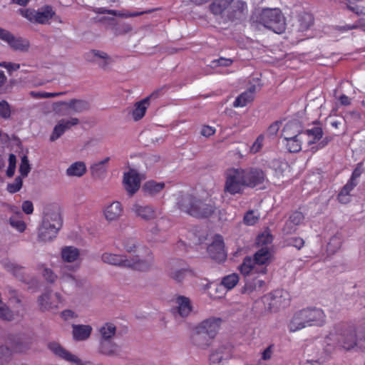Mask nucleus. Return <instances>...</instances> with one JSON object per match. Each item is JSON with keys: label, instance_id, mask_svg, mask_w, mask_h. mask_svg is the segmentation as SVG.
I'll use <instances>...</instances> for the list:
<instances>
[{"label": "nucleus", "instance_id": "obj_8", "mask_svg": "<svg viewBox=\"0 0 365 365\" xmlns=\"http://www.w3.org/2000/svg\"><path fill=\"white\" fill-rule=\"evenodd\" d=\"M38 302L41 310L48 311L57 309L63 304L65 299L59 292H47L39 297Z\"/></svg>", "mask_w": 365, "mask_h": 365}, {"label": "nucleus", "instance_id": "obj_3", "mask_svg": "<svg viewBox=\"0 0 365 365\" xmlns=\"http://www.w3.org/2000/svg\"><path fill=\"white\" fill-rule=\"evenodd\" d=\"M273 260V253L269 247H262L257 250L252 257H246L240 267L243 275L257 274L267 275V267Z\"/></svg>", "mask_w": 365, "mask_h": 365}, {"label": "nucleus", "instance_id": "obj_11", "mask_svg": "<svg viewBox=\"0 0 365 365\" xmlns=\"http://www.w3.org/2000/svg\"><path fill=\"white\" fill-rule=\"evenodd\" d=\"M265 300L269 302V309L270 310L277 311L289 304L290 296L286 290H276L271 294L265 297Z\"/></svg>", "mask_w": 365, "mask_h": 365}, {"label": "nucleus", "instance_id": "obj_12", "mask_svg": "<svg viewBox=\"0 0 365 365\" xmlns=\"http://www.w3.org/2000/svg\"><path fill=\"white\" fill-rule=\"evenodd\" d=\"M0 39L7 43L11 48L16 51H25L29 47V41L21 37H15L9 31L0 28Z\"/></svg>", "mask_w": 365, "mask_h": 365}, {"label": "nucleus", "instance_id": "obj_42", "mask_svg": "<svg viewBox=\"0 0 365 365\" xmlns=\"http://www.w3.org/2000/svg\"><path fill=\"white\" fill-rule=\"evenodd\" d=\"M61 105H64L71 108L76 113H81L89 109L90 106L88 101L84 100L73 99L69 102H62Z\"/></svg>", "mask_w": 365, "mask_h": 365}, {"label": "nucleus", "instance_id": "obj_36", "mask_svg": "<svg viewBox=\"0 0 365 365\" xmlns=\"http://www.w3.org/2000/svg\"><path fill=\"white\" fill-rule=\"evenodd\" d=\"M304 140H307L309 145L315 144L323 135V130L320 127H314L302 132Z\"/></svg>", "mask_w": 365, "mask_h": 365}, {"label": "nucleus", "instance_id": "obj_28", "mask_svg": "<svg viewBox=\"0 0 365 365\" xmlns=\"http://www.w3.org/2000/svg\"><path fill=\"white\" fill-rule=\"evenodd\" d=\"M79 268V264L73 266L63 265L61 267L60 269V282L61 283H71L76 285L78 279L76 276L73 275L68 272H75Z\"/></svg>", "mask_w": 365, "mask_h": 365}, {"label": "nucleus", "instance_id": "obj_38", "mask_svg": "<svg viewBox=\"0 0 365 365\" xmlns=\"http://www.w3.org/2000/svg\"><path fill=\"white\" fill-rule=\"evenodd\" d=\"M87 168L84 162L76 161L72 163L66 170L68 177L81 178L86 173Z\"/></svg>", "mask_w": 365, "mask_h": 365}, {"label": "nucleus", "instance_id": "obj_44", "mask_svg": "<svg viewBox=\"0 0 365 365\" xmlns=\"http://www.w3.org/2000/svg\"><path fill=\"white\" fill-rule=\"evenodd\" d=\"M240 277L236 273H232L222 278L220 287H223L227 290L233 289L239 282Z\"/></svg>", "mask_w": 365, "mask_h": 365}, {"label": "nucleus", "instance_id": "obj_4", "mask_svg": "<svg viewBox=\"0 0 365 365\" xmlns=\"http://www.w3.org/2000/svg\"><path fill=\"white\" fill-rule=\"evenodd\" d=\"M176 204L181 211L195 217H207L215 210L210 200L208 202H203L197 197L188 193L179 195Z\"/></svg>", "mask_w": 365, "mask_h": 365}, {"label": "nucleus", "instance_id": "obj_55", "mask_svg": "<svg viewBox=\"0 0 365 365\" xmlns=\"http://www.w3.org/2000/svg\"><path fill=\"white\" fill-rule=\"evenodd\" d=\"M31 170L30 164L27 156L24 155L21 159L19 172L23 177H26Z\"/></svg>", "mask_w": 365, "mask_h": 365}, {"label": "nucleus", "instance_id": "obj_24", "mask_svg": "<svg viewBox=\"0 0 365 365\" xmlns=\"http://www.w3.org/2000/svg\"><path fill=\"white\" fill-rule=\"evenodd\" d=\"M2 267L14 276L19 278L21 281H26L24 274L25 268L9 258H5L1 261Z\"/></svg>", "mask_w": 365, "mask_h": 365}, {"label": "nucleus", "instance_id": "obj_10", "mask_svg": "<svg viewBox=\"0 0 365 365\" xmlns=\"http://www.w3.org/2000/svg\"><path fill=\"white\" fill-rule=\"evenodd\" d=\"M245 276L246 279L245 285L242 289V293L251 295L254 293L260 292L266 287V281L262 278L266 275L250 274Z\"/></svg>", "mask_w": 365, "mask_h": 365}, {"label": "nucleus", "instance_id": "obj_58", "mask_svg": "<svg viewBox=\"0 0 365 365\" xmlns=\"http://www.w3.org/2000/svg\"><path fill=\"white\" fill-rule=\"evenodd\" d=\"M264 139V136L263 135H259L250 147V152L252 154H255L260 151L263 146Z\"/></svg>", "mask_w": 365, "mask_h": 365}, {"label": "nucleus", "instance_id": "obj_22", "mask_svg": "<svg viewBox=\"0 0 365 365\" xmlns=\"http://www.w3.org/2000/svg\"><path fill=\"white\" fill-rule=\"evenodd\" d=\"M207 252L212 259L222 260L225 258L224 242L221 236H215L213 242L208 246Z\"/></svg>", "mask_w": 365, "mask_h": 365}, {"label": "nucleus", "instance_id": "obj_31", "mask_svg": "<svg viewBox=\"0 0 365 365\" xmlns=\"http://www.w3.org/2000/svg\"><path fill=\"white\" fill-rule=\"evenodd\" d=\"M302 133L301 126L298 122H289L284 125L282 131V140L290 139L291 138H297V136L301 135Z\"/></svg>", "mask_w": 365, "mask_h": 365}, {"label": "nucleus", "instance_id": "obj_39", "mask_svg": "<svg viewBox=\"0 0 365 365\" xmlns=\"http://www.w3.org/2000/svg\"><path fill=\"white\" fill-rule=\"evenodd\" d=\"M176 304L178 312L181 317H186L190 314L192 307L190 299L187 297L183 296L178 297L176 299Z\"/></svg>", "mask_w": 365, "mask_h": 365}, {"label": "nucleus", "instance_id": "obj_51", "mask_svg": "<svg viewBox=\"0 0 365 365\" xmlns=\"http://www.w3.org/2000/svg\"><path fill=\"white\" fill-rule=\"evenodd\" d=\"M34 342L32 339H25L15 345L14 350L16 352H26L31 348Z\"/></svg>", "mask_w": 365, "mask_h": 365}, {"label": "nucleus", "instance_id": "obj_35", "mask_svg": "<svg viewBox=\"0 0 365 365\" xmlns=\"http://www.w3.org/2000/svg\"><path fill=\"white\" fill-rule=\"evenodd\" d=\"M164 187L165 183L163 182L149 180L143 184L142 190L145 195L153 197L160 193Z\"/></svg>", "mask_w": 365, "mask_h": 365}, {"label": "nucleus", "instance_id": "obj_16", "mask_svg": "<svg viewBox=\"0 0 365 365\" xmlns=\"http://www.w3.org/2000/svg\"><path fill=\"white\" fill-rule=\"evenodd\" d=\"M140 178L138 172L134 169H130L123 175V185L128 193L132 196L139 189Z\"/></svg>", "mask_w": 365, "mask_h": 365}, {"label": "nucleus", "instance_id": "obj_25", "mask_svg": "<svg viewBox=\"0 0 365 365\" xmlns=\"http://www.w3.org/2000/svg\"><path fill=\"white\" fill-rule=\"evenodd\" d=\"M60 229L41 224L38 230V240L43 242H51L56 237Z\"/></svg>", "mask_w": 365, "mask_h": 365}, {"label": "nucleus", "instance_id": "obj_7", "mask_svg": "<svg viewBox=\"0 0 365 365\" xmlns=\"http://www.w3.org/2000/svg\"><path fill=\"white\" fill-rule=\"evenodd\" d=\"M19 13L31 23L40 24H48L55 15V11L51 6L45 5L37 10L33 9H21Z\"/></svg>", "mask_w": 365, "mask_h": 365}, {"label": "nucleus", "instance_id": "obj_34", "mask_svg": "<svg viewBox=\"0 0 365 365\" xmlns=\"http://www.w3.org/2000/svg\"><path fill=\"white\" fill-rule=\"evenodd\" d=\"M255 86H252L248 90L241 93L236 98L233 103V106L235 108L244 107L247 103L252 102L255 97Z\"/></svg>", "mask_w": 365, "mask_h": 365}, {"label": "nucleus", "instance_id": "obj_23", "mask_svg": "<svg viewBox=\"0 0 365 365\" xmlns=\"http://www.w3.org/2000/svg\"><path fill=\"white\" fill-rule=\"evenodd\" d=\"M304 216L301 212L295 211L292 212L284 225L283 228L284 232L286 234L294 232L297 230L298 226L304 222Z\"/></svg>", "mask_w": 365, "mask_h": 365}, {"label": "nucleus", "instance_id": "obj_63", "mask_svg": "<svg viewBox=\"0 0 365 365\" xmlns=\"http://www.w3.org/2000/svg\"><path fill=\"white\" fill-rule=\"evenodd\" d=\"M232 63V60L230 58H220L212 61L213 66H230Z\"/></svg>", "mask_w": 365, "mask_h": 365}, {"label": "nucleus", "instance_id": "obj_2", "mask_svg": "<svg viewBox=\"0 0 365 365\" xmlns=\"http://www.w3.org/2000/svg\"><path fill=\"white\" fill-rule=\"evenodd\" d=\"M224 190L230 195L242 194L245 187H254L262 183L265 176L260 169L231 168L225 173Z\"/></svg>", "mask_w": 365, "mask_h": 365}, {"label": "nucleus", "instance_id": "obj_17", "mask_svg": "<svg viewBox=\"0 0 365 365\" xmlns=\"http://www.w3.org/2000/svg\"><path fill=\"white\" fill-rule=\"evenodd\" d=\"M48 348L54 354L68 362L75 364L76 365H84L81 359L64 349L56 342H51L48 344Z\"/></svg>", "mask_w": 365, "mask_h": 365}, {"label": "nucleus", "instance_id": "obj_59", "mask_svg": "<svg viewBox=\"0 0 365 365\" xmlns=\"http://www.w3.org/2000/svg\"><path fill=\"white\" fill-rule=\"evenodd\" d=\"M22 185V179L20 177H17L14 182L8 184L7 190L10 193H15L21 190Z\"/></svg>", "mask_w": 365, "mask_h": 365}, {"label": "nucleus", "instance_id": "obj_1", "mask_svg": "<svg viewBox=\"0 0 365 365\" xmlns=\"http://www.w3.org/2000/svg\"><path fill=\"white\" fill-rule=\"evenodd\" d=\"M365 342V320L359 328L353 324L339 323L335 324L324 339V350L329 354L338 346L344 351L357 350Z\"/></svg>", "mask_w": 365, "mask_h": 365}, {"label": "nucleus", "instance_id": "obj_62", "mask_svg": "<svg viewBox=\"0 0 365 365\" xmlns=\"http://www.w3.org/2000/svg\"><path fill=\"white\" fill-rule=\"evenodd\" d=\"M230 6L234 11L242 12L247 7L246 3L242 0H232Z\"/></svg>", "mask_w": 365, "mask_h": 365}, {"label": "nucleus", "instance_id": "obj_29", "mask_svg": "<svg viewBox=\"0 0 365 365\" xmlns=\"http://www.w3.org/2000/svg\"><path fill=\"white\" fill-rule=\"evenodd\" d=\"M101 260L108 264L125 267L127 256L111 252H104L101 255Z\"/></svg>", "mask_w": 365, "mask_h": 365}, {"label": "nucleus", "instance_id": "obj_18", "mask_svg": "<svg viewBox=\"0 0 365 365\" xmlns=\"http://www.w3.org/2000/svg\"><path fill=\"white\" fill-rule=\"evenodd\" d=\"M131 211L137 217L145 221H150L156 217V210L151 205L135 202L132 205Z\"/></svg>", "mask_w": 365, "mask_h": 365}, {"label": "nucleus", "instance_id": "obj_5", "mask_svg": "<svg viewBox=\"0 0 365 365\" xmlns=\"http://www.w3.org/2000/svg\"><path fill=\"white\" fill-rule=\"evenodd\" d=\"M259 23L274 33L282 34L286 29L285 19L279 9H264L259 17Z\"/></svg>", "mask_w": 365, "mask_h": 365}, {"label": "nucleus", "instance_id": "obj_49", "mask_svg": "<svg viewBox=\"0 0 365 365\" xmlns=\"http://www.w3.org/2000/svg\"><path fill=\"white\" fill-rule=\"evenodd\" d=\"M10 225L19 232H23L26 227L24 221L18 216H13L9 218Z\"/></svg>", "mask_w": 365, "mask_h": 365}, {"label": "nucleus", "instance_id": "obj_37", "mask_svg": "<svg viewBox=\"0 0 365 365\" xmlns=\"http://www.w3.org/2000/svg\"><path fill=\"white\" fill-rule=\"evenodd\" d=\"M100 351L107 356H117L120 353V346L112 340L100 341Z\"/></svg>", "mask_w": 365, "mask_h": 365}, {"label": "nucleus", "instance_id": "obj_15", "mask_svg": "<svg viewBox=\"0 0 365 365\" xmlns=\"http://www.w3.org/2000/svg\"><path fill=\"white\" fill-rule=\"evenodd\" d=\"M123 207L119 201H113L106 205L103 210V217L109 223L118 221L123 216Z\"/></svg>", "mask_w": 365, "mask_h": 365}, {"label": "nucleus", "instance_id": "obj_30", "mask_svg": "<svg viewBox=\"0 0 365 365\" xmlns=\"http://www.w3.org/2000/svg\"><path fill=\"white\" fill-rule=\"evenodd\" d=\"M182 263V261H175L170 264L168 269L169 276L178 282H181L185 277L187 269L185 267H178Z\"/></svg>", "mask_w": 365, "mask_h": 365}, {"label": "nucleus", "instance_id": "obj_19", "mask_svg": "<svg viewBox=\"0 0 365 365\" xmlns=\"http://www.w3.org/2000/svg\"><path fill=\"white\" fill-rule=\"evenodd\" d=\"M79 123L77 118H71L70 119H61L53 128L52 134L50 136L51 141H55L59 138L66 130H69L72 126Z\"/></svg>", "mask_w": 365, "mask_h": 365}, {"label": "nucleus", "instance_id": "obj_48", "mask_svg": "<svg viewBox=\"0 0 365 365\" xmlns=\"http://www.w3.org/2000/svg\"><path fill=\"white\" fill-rule=\"evenodd\" d=\"M123 249L127 252H138V249H140L141 247H138V242L137 240L134 237H127L125 238L123 242Z\"/></svg>", "mask_w": 365, "mask_h": 365}, {"label": "nucleus", "instance_id": "obj_33", "mask_svg": "<svg viewBox=\"0 0 365 365\" xmlns=\"http://www.w3.org/2000/svg\"><path fill=\"white\" fill-rule=\"evenodd\" d=\"M153 95L135 103L134 109L132 111V117L135 121L140 120L145 115L150 104V98Z\"/></svg>", "mask_w": 365, "mask_h": 365}, {"label": "nucleus", "instance_id": "obj_21", "mask_svg": "<svg viewBox=\"0 0 365 365\" xmlns=\"http://www.w3.org/2000/svg\"><path fill=\"white\" fill-rule=\"evenodd\" d=\"M308 327L302 309L295 312L287 323L289 332H296Z\"/></svg>", "mask_w": 365, "mask_h": 365}, {"label": "nucleus", "instance_id": "obj_53", "mask_svg": "<svg viewBox=\"0 0 365 365\" xmlns=\"http://www.w3.org/2000/svg\"><path fill=\"white\" fill-rule=\"evenodd\" d=\"M259 219V215L253 210L247 212L244 216L243 220L245 225L251 226L256 224Z\"/></svg>", "mask_w": 365, "mask_h": 365}, {"label": "nucleus", "instance_id": "obj_43", "mask_svg": "<svg viewBox=\"0 0 365 365\" xmlns=\"http://www.w3.org/2000/svg\"><path fill=\"white\" fill-rule=\"evenodd\" d=\"M356 185L354 183L347 182L346 184L341 188L338 195V200L339 202L346 204L351 201V196L350 192L354 190Z\"/></svg>", "mask_w": 365, "mask_h": 365}, {"label": "nucleus", "instance_id": "obj_13", "mask_svg": "<svg viewBox=\"0 0 365 365\" xmlns=\"http://www.w3.org/2000/svg\"><path fill=\"white\" fill-rule=\"evenodd\" d=\"M41 224L49 227L61 228L63 220L59 208L57 206L46 207L43 211Z\"/></svg>", "mask_w": 365, "mask_h": 365}, {"label": "nucleus", "instance_id": "obj_45", "mask_svg": "<svg viewBox=\"0 0 365 365\" xmlns=\"http://www.w3.org/2000/svg\"><path fill=\"white\" fill-rule=\"evenodd\" d=\"M313 21V16L311 14L307 12L300 14L298 17L299 30L304 31L309 29L312 25Z\"/></svg>", "mask_w": 365, "mask_h": 365}, {"label": "nucleus", "instance_id": "obj_46", "mask_svg": "<svg viewBox=\"0 0 365 365\" xmlns=\"http://www.w3.org/2000/svg\"><path fill=\"white\" fill-rule=\"evenodd\" d=\"M232 2V0H215L210 5V10L214 14H221Z\"/></svg>", "mask_w": 365, "mask_h": 365}, {"label": "nucleus", "instance_id": "obj_20", "mask_svg": "<svg viewBox=\"0 0 365 365\" xmlns=\"http://www.w3.org/2000/svg\"><path fill=\"white\" fill-rule=\"evenodd\" d=\"M212 339L197 326L194 327L190 337L192 345L201 349H206L210 346Z\"/></svg>", "mask_w": 365, "mask_h": 365}, {"label": "nucleus", "instance_id": "obj_50", "mask_svg": "<svg viewBox=\"0 0 365 365\" xmlns=\"http://www.w3.org/2000/svg\"><path fill=\"white\" fill-rule=\"evenodd\" d=\"M341 240L338 235L332 236L327 245V251L331 254L336 252L341 247Z\"/></svg>", "mask_w": 365, "mask_h": 365}, {"label": "nucleus", "instance_id": "obj_40", "mask_svg": "<svg viewBox=\"0 0 365 365\" xmlns=\"http://www.w3.org/2000/svg\"><path fill=\"white\" fill-rule=\"evenodd\" d=\"M304 141V135L302 134L297 138H291L290 139L282 140L283 145L290 153H297L302 150V142Z\"/></svg>", "mask_w": 365, "mask_h": 365}, {"label": "nucleus", "instance_id": "obj_60", "mask_svg": "<svg viewBox=\"0 0 365 365\" xmlns=\"http://www.w3.org/2000/svg\"><path fill=\"white\" fill-rule=\"evenodd\" d=\"M11 356V351L6 346H0V364L8 361Z\"/></svg>", "mask_w": 365, "mask_h": 365}, {"label": "nucleus", "instance_id": "obj_32", "mask_svg": "<svg viewBox=\"0 0 365 365\" xmlns=\"http://www.w3.org/2000/svg\"><path fill=\"white\" fill-rule=\"evenodd\" d=\"M92 61L102 68H106L112 62V58L104 51L92 50L89 53Z\"/></svg>", "mask_w": 365, "mask_h": 365}, {"label": "nucleus", "instance_id": "obj_14", "mask_svg": "<svg viewBox=\"0 0 365 365\" xmlns=\"http://www.w3.org/2000/svg\"><path fill=\"white\" fill-rule=\"evenodd\" d=\"M222 322L221 318L212 317L202 321L196 326L210 338L214 339L220 329Z\"/></svg>", "mask_w": 365, "mask_h": 365}, {"label": "nucleus", "instance_id": "obj_9", "mask_svg": "<svg viewBox=\"0 0 365 365\" xmlns=\"http://www.w3.org/2000/svg\"><path fill=\"white\" fill-rule=\"evenodd\" d=\"M308 327H322L327 322V316L324 310L315 307L302 309Z\"/></svg>", "mask_w": 365, "mask_h": 365}, {"label": "nucleus", "instance_id": "obj_27", "mask_svg": "<svg viewBox=\"0 0 365 365\" xmlns=\"http://www.w3.org/2000/svg\"><path fill=\"white\" fill-rule=\"evenodd\" d=\"M73 337L76 341H84L88 339L91 334L93 328L88 324H73Z\"/></svg>", "mask_w": 365, "mask_h": 365}, {"label": "nucleus", "instance_id": "obj_41", "mask_svg": "<svg viewBox=\"0 0 365 365\" xmlns=\"http://www.w3.org/2000/svg\"><path fill=\"white\" fill-rule=\"evenodd\" d=\"M99 333L101 336L100 341L111 340L115 335L116 327L113 323H106L100 327Z\"/></svg>", "mask_w": 365, "mask_h": 365}, {"label": "nucleus", "instance_id": "obj_61", "mask_svg": "<svg viewBox=\"0 0 365 365\" xmlns=\"http://www.w3.org/2000/svg\"><path fill=\"white\" fill-rule=\"evenodd\" d=\"M16 158L15 155L10 154L9 157V167L6 170L8 177H12L15 173Z\"/></svg>", "mask_w": 365, "mask_h": 365}, {"label": "nucleus", "instance_id": "obj_26", "mask_svg": "<svg viewBox=\"0 0 365 365\" xmlns=\"http://www.w3.org/2000/svg\"><path fill=\"white\" fill-rule=\"evenodd\" d=\"M81 252L74 246H64L61 250V259L66 263H75L80 258Z\"/></svg>", "mask_w": 365, "mask_h": 365}, {"label": "nucleus", "instance_id": "obj_47", "mask_svg": "<svg viewBox=\"0 0 365 365\" xmlns=\"http://www.w3.org/2000/svg\"><path fill=\"white\" fill-rule=\"evenodd\" d=\"M224 350V348H220L210 354V361L212 365H220L222 360L227 358V353H225Z\"/></svg>", "mask_w": 365, "mask_h": 365}, {"label": "nucleus", "instance_id": "obj_56", "mask_svg": "<svg viewBox=\"0 0 365 365\" xmlns=\"http://www.w3.org/2000/svg\"><path fill=\"white\" fill-rule=\"evenodd\" d=\"M362 173H363L362 163H359L356 165L355 169L352 172L350 179L348 181L351 183H354L356 186L358 185L357 179L361 176Z\"/></svg>", "mask_w": 365, "mask_h": 365}, {"label": "nucleus", "instance_id": "obj_6", "mask_svg": "<svg viewBox=\"0 0 365 365\" xmlns=\"http://www.w3.org/2000/svg\"><path fill=\"white\" fill-rule=\"evenodd\" d=\"M154 256L150 250L141 247L135 257H127L125 267L140 272H148L154 266Z\"/></svg>", "mask_w": 365, "mask_h": 365}, {"label": "nucleus", "instance_id": "obj_54", "mask_svg": "<svg viewBox=\"0 0 365 365\" xmlns=\"http://www.w3.org/2000/svg\"><path fill=\"white\" fill-rule=\"evenodd\" d=\"M272 236L269 232H263L258 235L256 240V242L258 245L262 247H268L267 245L271 244L272 242Z\"/></svg>", "mask_w": 365, "mask_h": 365}, {"label": "nucleus", "instance_id": "obj_57", "mask_svg": "<svg viewBox=\"0 0 365 365\" xmlns=\"http://www.w3.org/2000/svg\"><path fill=\"white\" fill-rule=\"evenodd\" d=\"M0 116L4 119H9L11 116V108L6 101H0Z\"/></svg>", "mask_w": 365, "mask_h": 365}, {"label": "nucleus", "instance_id": "obj_64", "mask_svg": "<svg viewBox=\"0 0 365 365\" xmlns=\"http://www.w3.org/2000/svg\"><path fill=\"white\" fill-rule=\"evenodd\" d=\"M43 276L44 278L51 283H53L57 279V275L48 268H45L43 271Z\"/></svg>", "mask_w": 365, "mask_h": 365}, {"label": "nucleus", "instance_id": "obj_52", "mask_svg": "<svg viewBox=\"0 0 365 365\" xmlns=\"http://www.w3.org/2000/svg\"><path fill=\"white\" fill-rule=\"evenodd\" d=\"M0 318L7 321L14 319V314L1 299H0Z\"/></svg>", "mask_w": 365, "mask_h": 365}]
</instances>
